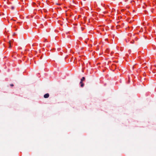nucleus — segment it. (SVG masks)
Masks as SVG:
<instances>
[{"label": "nucleus", "instance_id": "6e6552de", "mask_svg": "<svg viewBox=\"0 0 156 156\" xmlns=\"http://www.w3.org/2000/svg\"><path fill=\"white\" fill-rule=\"evenodd\" d=\"M132 42V44L133 43V41H132V42Z\"/></svg>", "mask_w": 156, "mask_h": 156}, {"label": "nucleus", "instance_id": "20e7f679", "mask_svg": "<svg viewBox=\"0 0 156 156\" xmlns=\"http://www.w3.org/2000/svg\"><path fill=\"white\" fill-rule=\"evenodd\" d=\"M15 7L14 6H11V9L12 10H13L14 9H15Z\"/></svg>", "mask_w": 156, "mask_h": 156}, {"label": "nucleus", "instance_id": "423d86ee", "mask_svg": "<svg viewBox=\"0 0 156 156\" xmlns=\"http://www.w3.org/2000/svg\"><path fill=\"white\" fill-rule=\"evenodd\" d=\"M10 86L11 87H13L14 86V85L12 84H10Z\"/></svg>", "mask_w": 156, "mask_h": 156}, {"label": "nucleus", "instance_id": "39448f33", "mask_svg": "<svg viewBox=\"0 0 156 156\" xmlns=\"http://www.w3.org/2000/svg\"><path fill=\"white\" fill-rule=\"evenodd\" d=\"M9 48H11V44H10V41H9Z\"/></svg>", "mask_w": 156, "mask_h": 156}, {"label": "nucleus", "instance_id": "7ed1b4c3", "mask_svg": "<svg viewBox=\"0 0 156 156\" xmlns=\"http://www.w3.org/2000/svg\"><path fill=\"white\" fill-rule=\"evenodd\" d=\"M85 78L84 77H83L81 79V81L82 82L83 81L85 80Z\"/></svg>", "mask_w": 156, "mask_h": 156}, {"label": "nucleus", "instance_id": "0eeeda50", "mask_svg": "<svg viewBox=\"0 0 156 156\" xmlns=\"http://www.w3.org/2000/svg\"><path fill=\"white\" fill-rule=\"evenodd\" d=\"M44 11L45 12H47V10L46 9H44Z\"/></svg>", "mask_w": 156, "mask_h": 156}, {"label": "nucleus", "instance_id": "f257e3e1", "mask_svg": "<svg viewBox=\"0 0 156 156\" xmlns=\"http://www.w3.org/2000/svg\"><path fill=\"white\" fill-rule=\"evenodd\" d=\"M49 94L48 93H47L44 95V98H47L49 97Z\"/></svg>", "mask_w": 156, "mask_h": 156}, {"label": "nucleus", "instance_id": "f03ea898", "mask_svg": "<svg viewBox=\"0 0 156 156\" xmlns=\"http://www.w3.org/2000/svg\"><path fill=\"white\" fill-rule=\"evenodd\" d=\"M80 83L81 84L80 86L81 87H83L84 86V84L82 83V82L80 81Z\"/></svg>", "mask_w": 156, "mask_h": 156}]
</instances>
